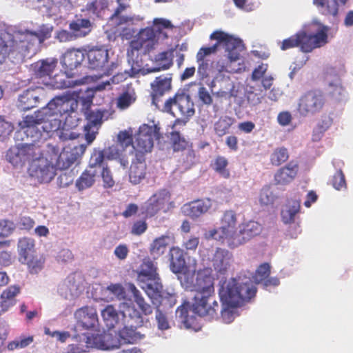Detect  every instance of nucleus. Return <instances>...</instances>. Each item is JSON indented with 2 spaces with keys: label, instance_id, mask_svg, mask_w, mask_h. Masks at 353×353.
<instances>
[{
  "label": "nucleus",
  "instance_id": "f257e3e1",
  "mask_svg": "<svg viewBox=\"0 0 353 353\" xmlns=\"http://www.w3.org/2000/svg\"><path fill=\"white\" fill-rule=\"evenodd\" d=\"M78 101L70 94L57 95L45 107L33 114L26 116L27 125L41 124L40 128L46 133L57 131L61 126L77 125Z\"/></svg>",
  "mask_w": 353,
  "mask_h": 353
},
{
  "label": "nucleus",
  "instance_id": "f03ea898",
  "mask_svg": "<svg viewBox=\"0 0 353 353\" xmlns=\"http://www.w3.org/2000/svg\"><path fill=\"white\" fill-rule=\"evenodd\" d=\"M256 293V288L250 279L239 276L223 281L219 290L223 306H220L218 319L224 323L232 322L234 319V309L248 302Z\"/></svg>",
  "mask_w": 353,
  "mask_h": 353
},
{
  "label": "nucleus",
  "instance_id": "7ed1b4c3",
  "mask_svg": "<svg viewBox=\"0 0 353 353\" xmlns=\"http://www.w3.org/2000/svg\"><path fill=\"white\" fill-rule=\"evenodd\" d=\"M49 37L48 33L28 30L19 33L16 39H12L9 34H0V64L9 55L13 57L19 54L25 56L37 42L41 44Z\"/></svg>",
  "mask_w": 353,
  "mask_h": 353
},
{
  "label": "nucleus",
  "instance_id": "20e7f679",
  "mask_svg": "<svg viewBox=\"0 0 353 353\" xmlns=\"http://www.w3.org/2000/svg\"><path fill=\"white\" fill-rule=\"evenodd\" d=\"M329 27L321 25L314 34H307L301 30L295 34L283 40L280 43L281 50L285 51L290 48L299 47L303 52H310L314 49L321 48L327 43Z\"/></svg>",
  "mask_w": 353,
  "mask_h": 353
},
{
  "label": "nucleus",
  "instance_id": "39448f33",
  "mask_svg": "<svg viewBox=\"0 0 353 353\" xmlns=\"http://www.w3.org/2000/svg\"><path fill=\"white\" fill-rule=\"evenodd\" d=\"M181 285L196 294H214V278L210 268H204L191 272L184 271L179 278Z\"/></svg>",
  "mask_w": 353,
  "mask_h": 353
},
{
  "label": "nucleus",
  "instance_id": "423d86ee",
  "mask_svg": "<svg viewBox=\"0 0 353 353\" xmlns=\"http://www.w3.org/2000/svg\"><path fill=\"white\" fill-rule=\"evenodd\" d=\"M171 192L165 188L152 194L141 206V214L146 219L154 217L159 212L168 213L175 208Z\"/></svg>",
  "mask_w": 353,
  "mask_h": 353
},
{
  "label": "nucleus",
  "instance_id": "0eeeda50",
  "mask_svg": "<svg viewBox=\"0 0 353 353\" xmlns=\"http://www.w3.org/2000/svg\"><path fill=\"white\" fill-rule=\"evenodd\" d=\"M41 136L40 130H37L34 134L32 136V143H17L14 146L10 148L6 154L8 161L13 165L17 166L26 162L39 159L42 156V152L40 147L36 145V141Z\"/></svg>",
  "mask_w": 353,
  "mask_h": 353
},
{
  "label": "nucleus",
  "instance_id": "6e6552de",
  "mask_svg": "<svg viewBox=\"0 0 353 353\" xmlns=\"http://www.w3.org/2000/svg\"><path fill=\"white\" fill-rule=\"evenodd\" d=\"M220 223L221 226L219 228L209 230L205 237L214 239L221 243H225L229 248H232V241L238 232L236 213L232 210H225L220 219Z\"/></svg>",
  "mask_w": 353,
  "mask_h": 353
},
{
  "label": "nucleus",
  "instance_id": "1a4fd4ad",
  "mask_svg": "<svg viewBox=\"0 0 353 353\" xmlns=\"http://www.w3.org/2000/svg\"><path fill=\"white\" fill-rule=\"evenodd\" d=\"M163 110L174 117L190 119L195 114L194 104L190 94L184 90H179L172 97L168 99Z\"/></svg>",
  "mask_w": 353,
  "mask_h": 353
},
{
  "label": "nucleus",
  "instance_id": "9d476101",
  "mask_svg": "<svg viewBox=\"0 0 353 353\" xmlns=\"http://www.w3.org/2000/svg\"><path fill=\"white\" fill-rule=\"evenodd\" d=\"M159 280L157 265L150 259H144L137 270V281L143 284L141 288L148 296L158 292L162 288Z\"/></svg>",
  "mask_w": 353,
  "mask_h": 353
},
{
  "label": "nucleus",
  "instance_id": "9b49d317",
  "mask_svg": "<svg viewBox=\"0 0 353 353\" xmlns=\"http://www.w3.org/2000/svg\"><path fill=\"white\" fill-rule=\"evenodd\" d=\"M326 99L323 92L319 89L305 92L299 99L297 110L302 116L313 115L321 112Z\"/></svg>",
  "mask_w": 353,
  "mask_h": 353
},
{
  "label": "nucleus",
  "instance_id": "f8f14e48",
  "mask_svg": "<svg viewBox=\"0 0 353 353\" xmlns=\"http://www.w3.org/2000/svg\"><path fill=\"white\" fill-rule=\"evenodd\" d=\"M161 137L160 128L155 124L149 125L143 124L139 128L134 141L133 148L137 154H142L150 152L154 145V140Z\"/></svg>",
  "mask_w": 353,
  "mask_h": 353
},
{
  "label": "nucleus",
  "instance_id": "ddd939ff",
  "mask_svg": "<svg viewBox=\"0 0 353 353\" xmlns=\"http://www.w3.org/2000/svg\"><path fill=\"white\" fill-rule=\"evenodd\" d=\"M192 309L195 314L210 320H217L220 305L215 300L214 294H196L194 297Z\"/></svg>",
  "mask_w": 353,
  "mask_h": 353
},
{
  "label": "nucleus",
  "instance_id": "4468645a",
  "mask_svg": "<svg viewBox=\"0 0 353 353\" xmlns=\"http://www.w3.org/2000/svg\"><path fill=\"white\" fill-rule=\"evenodd\" d=\"M210 38L212 40H216L218 46L223 44L230 62L239 59L240 52L243 49V44L240 39L221 30L214 31Z\"/></svg>",
  "mask_w": 353,
  "mask_h": 353
},
{
  "label": "nucleus",
  "instance_id": "2eb2a0df",
  "mask_svg": "<svg viewBox=\"0 0 353 353\" xmlns=\"http://www.w3.org/2000/svg\"><path fill=\"white\" fill-rule=\"evenodd\" d=\"M239 232L232 241V248H237L245 243L253 237L259 235L262 230L261 224L254 221L242 223L239 225Z\"/></svg>",
  "mask_w": 353,
  "mask_h": 353
},
{
  "label": "nucleus",
  "instance_id": "dca6fc26",
  "mask_svg": "<svg viewBox=\"0 0 353 353\" xmlns=\"http://www.w3.org/2000/svg\"><path fill=\"white\" fill-rule=\"evenodd\" d=\"M46 98V92L42 87L30 88L23 92L19 97V107L26 111L37 106Z\"/></svg>",
  "mask_w": 353,
  "mask_h": 353
},
{
  "label": "nucleus",
  "instance_id": "f3484780",
  "mask_svg": "<svg viewBox=\"0 0 353 353\" xmlns=\"http://www.w3.org/2000/svg\"><path fill=\"white\" fill-rule=\"evenodd\" d=\"M74 318L77 325L81 330H94L98 325V316L94 307L84 306L76 310Z\"/></svg>",
  "mask_w": 353,
  "mask_h": 353
},
{
  "label": "nucleus",
  "instance_id": "a211bd4d",
  "mask_svg": "<svg viewBox=\"0 0 353 353\" xmlns=\"http://www.w3.org/2000/svg\"><path fill=\"white\" fill-rule=\"evenodd\" d=\"M86 150V145L81 144L70 150H63L59 155L56 167L59 170L69 168L78 159L81 158Z\"/></svg>",
  "mask_w": 353,
  "mask_h": 353
},
{
  "label": "nucleus",
  "instance_id": "6ab92c4d",
  "mask_svg": "<svg viewBox=\"0 0 353 353\" xmlns=\"http://www.w3.org/2000/svg\"><path fill=\"white\" fill-rule=\"evenodd\" d=\"M88 67L92 70L103 71L108 63V51L103 47H94L86 53Z\"/></svg>",
  "mask_w": 353,
  "mask_h": 353
},
{
  "label": "nucleus",
  "instance_id": "aec40b11",
  "mask_svg": "<svg viewBox=\"0 0 353 353\" xmlns=\"http://www.w3.org/2000/svg\"><path fill=\"white\" fill-rule=\"evenodd\" d=\"M84 114L88 121L84 127L85 138L87 143L90 144L95 139L97 133V132L92 131L91 128L101 124L104 112L98 109L94 110L87 109Z\"/></svg>",
  "mask_w": 353,
  "mask_h": 353
},
{
  "label": "nucleus",
  "instance_id": "412c9836",
  "mask_svg": "<svg viewBox=\"0 0 353 353\" xmlns=\"http://www.w3.org/2000/svg\"><path fill=\"white\" fill-rule=\"evenodd\" d=\"M212 207L210 199H198L185 203L181 208L183 214L192 219H196L208 212Z\"/></svg>",
  "mask_w": 353,
  "mask_h": 353
},
{
  "label": "nucleus",
  "instance_id": "4be33fe9",
  "mask_svg": "<svg viewBox=\"0 0 353 353\" xmlns=\"http://www.w3.org/2000/svg\"><path fill=\"white\" fill-rule=\"evenodd\" d=\"M151 97L152 103H157V101L163 96L167 92L172 88V77L171 74L160 75L155 78L150 84Z\"/></svg>",
  "mask_w": 353,
  "mask_h": 353
},
{
  "label": "nucleus",
  "instance_id": "5701e85b",
  "mask_svg": "<svg viewBox=\"0 0 353 353\" xmlns=\"http://www.w3.org/2000/svg\"><path fill=\"white\" fill-rule=\"evenodd\" d=\"M233 255L228 250L217 248L212 259V266L220 274H225L232 263Z\"/></svg>",
  "mask_w": 353,
  "mask_h": 353
},
{
  "label": "nucleus",
  "instance_id": "b1692460",
  "mask_svg": "<svg viewBox=\"0 0 353 353\" xmlns=\"http://www.w3.org/2000/svg\"><path fill=\"white\" fill-rule=\"evenodd\" d=\"M85 59V54L80 49H68L63 55L61 63L68 76L72 75V71L79 66Z\"/></svg>",
  "mask_w": 353,
  "mask_h": 353
},
{
  "label": "nucleus",
  "instance_id": "393cba45",
  "mask_svg": "<svg viewBox=\"0 0 353 353\" xmlns=\"http://www.w3.org/2000/svg\"><path fill=\"white\" fill-rule=\"evenodd\" d=\"M147 166L145 158L142 154H137L135 159L132 162L129 170L130 181L134 184L140 183L146 176Z\"/></svg>",
  "mask_w": 353,
  "mask_h": 353
},
{
  "label": "nucleus",
  "instance_id": "a878e982",
  "mask_svg": "<svg viewBox=\"0 0 353 353\" xmlns=\"http://www.w3.org/2000/svg\"><path fill=\"white\" fill-rule=\"evenodd\" d=\"M299 165L294 161L279 168L274 174V181L277 185H285L291 183L296 176Z\"/></svg>",
  "mask_w": 353,
  "mask_h": 353
},
{
  "label": "nucleus",
  "instance_id": "bb28decb",
  "mask_svg": "<svg viewBox=\"0 0 353 353\" xmlns=\"http://www.w3.org/2000/svg\"><path fill=\"white\" fill-rule=\"evenodd\" d=\"M57 59H46L32 64L33 76L35 79L50 77L57 66Z\"/></svg>",
  "mask_w": 353,
  "mask_h": 353
},
{
  "label": "nucleus",
  "instance_id": "cd10ccee",
  "mask_svg": "<svg viewBox=\"0 0 353 353\" xmlns=\"http://www.w3.org/2000/svg\"><path fill=\"white\" fill-rule=\"evenodd\" d=\"M347 0H313L319 13L327 18H335L339 14V4L345 5Z\"/></svg>",
  "mask_w": 353,
  "mask_h": 353
},
{
  "label": "nucleus",
  "instance_id": "c85d7f7f",
  "mask_svg": "<svg viewBox=\"0 0 353 353\" xmlns=\"http://www.w3.org/2000/svg\"><path fill=\"white\" fill-rule=\"evenodd\" d=\"M21 292L18 285H12L6 288L0 296V315L7 312L16 304V296Z\"/></svg>",
  "mask_w": 353,
  "mask_h": 353
},
{
  "label": "nucleus",
  "instance_id": "c756f323",
  "mask_svg": "<svg viewBox=\"0 0 353 353\" xmlns=\"http://www.w3.org/2000/svg\"><path fill=\"white\" fill-rule=\"evenodd\" d=\"M170 268L174 274L183 273L186 268L184 250L179 247L174 246L170 249Z\"/></svg>",
  "mask_w": 353,
  "mask_h": 353
},
{
  "label": "nucleus",
  "instance_id": "7c9ffc66",
  "mask_svg": "<svg viewBox=\"0 0 353 353\" xmlns=\"http://www.w3.org/2000/svg\"><path fill=\"white\" fill-rule=\"evenodd\" d=\"M92 29V23L89 19L75 17V19L69 23V30L77 39L88 35Z\"/></svg>",
  "mask_w": 353,
  "mask_h": 353
},
{
  "label": "nucleus",
  "instance_id": "2f4dec72",
  "mask_svg": "<svg viewBox=\"0 0 353 353\" xmlns=\"http://www.w3.org/2000/svg\"><path fill=\"white\" fill-rule=\"evenodd\" d=\"M122 321L130 327L137 328L143 324V319L141 313L134 307L127 305L125 310L121 312Z\"/></svg>",
  "mask_w": 353,
  "mask_h": 353
},
{
  "label": "nucleus",
  "instance_id": "473e14b6",
  "mask_svg": "<svg viewBox=\"0 0 353 353\" xmlns=\"http://www.w3.org/2000/svg\"><path fill=\"white\" fill-rule=\"evenodd\" d=\"M34 241L28 237H23L19 239L17 243V252L19 261L22 263L26 262L28 258L34 255L35 252Z\"/></svg>",
  "mask_w": 353,
  "mask_h": 353
},
{
  "label": "nucleus",
  "instance_id": "72a5a7b5",
  "mask_svg": "<svg viewBox=\"0 0 353 353\" xmlns=\"http://www.w3.org/2000/svg\"><path fill=\"white\" fill-rule=\"evenodd\" d=\"M30 174L37 178L40 183H49L56 175L55 169L52 165L46 163L38 165L32 174V167L30 168Z\"/></svg>",
  "mask_w": 353,
  "mask_h": 353
},
{
  "label": "nucleus",
  "instance_id": "f704fd0d",
  "mask_svg": "<svg viewBox=\"0 0 353 353\" xmlns=\"http://www.w3.org/2000/svg\"><path fill=\"white\" fill-rule=\"evenodd\" d=\"M98 170L87 167L76 181V187L79 191L92 187L96 181Z\"/></svg>",
  "mask_w": 353,
  "mask_h": 353
},
{
  "label": "nucleus",
  "instance_id": "c9c22d12",
  "mask_svg": "<svg viewBox=\"0 0 353 353\" xmlns=\"http://www.w3.org/2000/svg\"><path fill=\"white\" fill-rule=\"evenodd\" d=\"M301 207L299 199H291L288 201L286 208L281 212L282 221L285 224H290L294 221L295 216L299 213Z\"/></svg>",
  "mask_w": 353,
  "mask_h": 353
},
{
  "label": "nucleus",
  "instance_id": "e433bc0d",
  "mask_svg": "<svg viewBox=\"0 0 353 353\" xmlns=\"http://www.w3.org/2000/svg\"><path fill=\"white\" fill-rule=\"evenodd\" d=\"M235 119L228 116H221L214 123L213 129L215 134L222 137L230 132V128L234 123Z\"/></svg>",
  "mask_w": 353,
  "mask_h": 353
},
{
  "label": "nucleus",
  "instance_id": "4c0bfd02",
  "mask_svg": "<svg viewBox=\"0 0 353 353\" xmlns=\"http://www.w3.org/2000/svg\"><path fill=\"white\" fill-rule=\"evenodd\" d=\"M326 93L330 99L335 102H339L345 99L346 92L339 77L334 81L329 83L326 88Z\"/></svg>",
  "mask_w": 353,
  "mask_h": 353
},
{
  "label": "nucleus",
  "instance_id": "58836bf2",
  "mask_svg": "<svg viewBox=\"0 0 353 353\" xmlns=\"http://www.w3.org/2000/svg\"><path fill=\"white\" fill-rule=\"evenodd\" d=\"M136 329L134 327H130L125 324L124 327L118 332L120 345L122 344H133L141 339V334L136 331Z\"/></svg>",
  "mask_w": 353,
  "mask_h": 353
},
{
  "label": "nucleus",
  "instance_id": "ea45409f",
  "mask_svg": "<svg viewBox=\"0 0 353 353\" xmlns=\"http://www.w3.org/2000/svg\"><path fill=\"white\" fill-rule=\"evenodd\" d=\"M101 316L109 330L114 328L120 322L121 312L119 313L112 305H107L101 311Z\"/></svg>",
  "mask_w": 353,
  "mask_h": 353
},
{
  "label": "nucleus",
  "instance_id": "a19ab883",
  "mask_svg": "<svg viewBox=\"0 0 353 353\" xmlns=\"http://www.w3.org/2000/svg\"><path fill=\"white\" fill-rule=\"evenodd\" d=\"M152 28H153V31L155 32V40L157 42L159 39H165L168 37L164 29L171 30L173 28V25L168 19L156 18L153 21V27Z\"/></svg>",
  "mask_w": 353,
  "mask_h": 353
},
{
  "label": "nucleus",
  "instance_id": "79ce46f5",
  "mask_svg": "<svg viewBox=\"0 0 353 353\" xmlns=\"http://www.w3.org/2000/svg\"><path fill=\"white\" fill-rule=\"evenodd\" d=\"M173 51L174 50L171 49L170 50L159 53L155 57V61L158 64V67L151 69L150 72H159L160 70L169 69L173 65Z\"/></svg>",
  "mask_w": 353,
  "mask_h": 353
},
{
  "label": "nucleus",
  "instance_id": "37998d69",
  "mask_svg": "<svg viewBox=\"0 0 353 353\" xmlns=\"http://www.w3.org/2000/svg\"><path fill=\"white\" fill-rule=\"evenodd\" d=\"M176 313L179 314V317L181 319V322L185 328L198 331L201 329V326L198 323L196 318L194 316H189L188 314V308L185 306H180L176 310Z\"/></svg>",
  "mask_w": 353,
  "mask_h": 353
},
{
  "label": "nucleus",
  "instance_id": "c03bdc74",
  "mask_svg": "<svg viewBox=\"0 0 353 353\" xmlns=\"http://www.w3.org/2000/svg\"><path fill=\"white\" fill-rule=\"evenodd\" d=\"M169 140L174 152H182L189 147V141L179 131H172Z\"/></svg>",
  "mask_w": 353,
  "mask_h": 353
},
{
  "label": "nucleus",
  "instance_id": "a18cd8bd",
  "mask_svg": "<svg viewBox=\"0 0 353 353\" xmlns=\"http://www.w3.org/2000/svg\"><path fill=\"white\" fill-rule=\"evenodd\" d=\"M170 237L167 235H162L156 238L150 245V252L154 259H157L163 254L168 245V239Z\"/></svg>",
  "mask_w": 353,
  "mask_h": 353
},
{
  "label": "nucleus",
  "instance_id": "49530a36",
  "mask_svg": "<svg viewBox=\"0 0 353 353\" xmlns=\"http://www.w3.org/2000/svg\"><path fill=\"white\" fill-rule=\"evenodd\" d=\"M136 99L134 90L132 87L128 86L117 98V108L125 110L134 103Z\"/></svg>",
  "mask_w": 353,
  "mask_h": 353
},
{
  "label": "nucleus",
  "instance_id": "de8ad7c7",
  "mask_svg": "<svg viewBox=\"0 0 353 353\" xmlns=\"http://www.w3.org/2000/svg\"><path fill=\"white\" fill-rule=\"evenodd\" d=\"M228 160L225 157L217 156L211 163V167L220 176L228 179L230 177V171L228 168Z\"/></svg>",
  "mask_w": 353,
  "mask_h": 353
},
{
  "label": "nucleus",
  "instance_id": "09e8293b",
  "mask_svg": "<svg viewBox=\"0 0 353 353\" xmlns=\"http://www.w3.org/2000/svg\"><path fill=\"white\" fill-rule=\"evenodd\" d=\"M85 343H87V347H88L89 350L91 348H97L103 350H109V348L114 345L112 344L104 343L103 334L85 335Z\"/></svg>",
  "mask_w": 353,
  "mask_h": 353
},
{
  "label": "nucleus",
  "instance_id": "8fccbe9b",
  "mask_svg": "<svg viewBox=\"0 0 353 353\" xmlns=\"http://www.w3.org/2000/svg\"><path fill=\"white\" fill-rule=\"evenodd\" d=\"M332 123V119L330 116H322L321 120L313 130L312 141H319L322 138L325 132L331 126Z\"/></svg>",
  "mask_w": 353,
  "mask_h": 353
},
{
  "label": "nucleus",
  "instance_id": "3c124183",
  "mask_svg": "<svg viewBox=\"0 0 353 353\" xmlns=\"http://www.w3.org/2000/svg\"><path fill=\"white\" fill-rule=\"evenodd\" d=\"M26 117L23 118V121L20 123L21 128L18 130L15 133L14 136V139L16 141V143L19 141H23L25 137L26 139H28V133L29 132H33L37 130H40L39 128V126H41V124H34V125H27V123H25Z\"/></svg>",
  "mask_w": 353,
  "mask_h": 353
},
{
  "label": "nucleus",
  "instance_id": "603ef678",
  "mask_svg": "<svg viewBox=\"0 0 353 353\" xmlns=\"http://www.w3.org/2000/svg\"><path fill=\"white\" fill-rule=\"evenodd\" d=\"M154 34L153 28L148 27L141 30L137 34L139 39L144 45V48L148 50L152 49L157 43Z\"/></svg>",
  "mask_w": 353,
  "mask_h": 353
},
{
  "label": "nucleus",
  "instance_id": "864d4df0",
  "mask_svg": "<svg viewBox=\"0 0 353 353\" xmlns=\"http://www.w3.org/2000/svg\"><path fill=\"white\" fill-rule=\"evenodd\" d=\"M108 6L107 0H90L85 6V10L96 17H101L108 8Z\"/></svg>",
  "mask_w": 353,
  "mask_h": 353
},
{
  "label": "nucleus",
  "instance_id": "5fc2aeb1",
  "mask_svg": "<svg viewBox=\"0 0 353 353\" xmlns=\"http://www.w3.org/2000/svg\"><path fill=\"white\" fill-rule=\"evenodd\" d=\"M45 258L42 256L32 255L28 258L26 262H23L21 264L27 265L28 270L31 274L39 273L44 266Z\"/></svg>",
  "mask_w": 353,
  "mask_h": 353
},
{
  "label": "nucleus",
  "instance_id": "6e6d98bb",
  "mask_svg": "<svg viewBox=\"0 0 353 353\" xmlns=\"http://www.w3.org/2000/svg\"><path fill=\"white\" fill-rule=\"evenodd\" d=\"M196 62L199 64L197 72L202 79L208 77L214 69V62L210 58H196Z\"/></svg>",
  "mask_w": 353,
  "mask_h": 353
},
{
  "label": "nucleus",
  "instance_id": "4d7b16f0",
  "mask_svg": "<svg viewBox=\"0 0 353 353\" xmlns=\"http://www.w3.org/2000/svg\"><path fill=\"white\" fill-rule=\"evenodd\" d=\"M130 290L133 294L134 301L139 305V308L141 310L142 312L145 315H148L152 314V308L148 303H145L143 297L141 296L139 290L135 287L134 285L131 284L130 285Z\"/></svg>",
  "mask_w": 353,
  "mask_h": 353
},
{
  "label": "nucleus",
  "instance_id": "13d9d810",
  "mask_svg": "<svg viewBox=\"0 0 353 353\" xmlns=\"http://www.w3.org/2000/svg\"><path fill=\"white\" fill-rule=\"evenodd\" d=\"M289 157V152L286 148H276L270 155V163L273 165L279 166L286 162Z\"/></svg>",
  "mask_w": 353,
  "mask_h": 353
},
{
  "label": "nucleus",
  "instance_id": "bf43d9fd",
  "mask_svg": "<svg viewBox=\"0 0 353 353\" xmlns=\"http://www.w3.org/2000/svg\"><path fill=\"white\" fill-rule=\"evenodd\" d=\"M105 158L102 150L94 149L91 154L88 167L98 170V168H103V166L107 165L105 163Z\"/></svg>",
  "mask_w": 353,
  "mask_h": 353
},
{
  "label": "nucleus",
  "instance_id": "052dcab7",
  "mask_svg": "<svg viewBox=\"0 0 353 353\" xmlns=\"http://www.w3.org/2000/svg\"><path fill=\"white\" fill-rule=\"evenodd\" d=\"M271 272V267L268 263L261 264L255 271L253 279L256 283L263 282L269 277Z\"/></svg>",
  "mask_w": 353,
  "mask_h": 353
},
{
  "label": "nucleus",
  "instance_id": "680f3d73",
  "mask_svg": "<svg viewBox=\"0 0 353 353\" xmlns=\"http://www.w3.org/2000/svg\"><path fill=\"white\" fill-rule=\"evenodd\" d=\"M276 199V196L271 190L270 186H264L260 192L259 201L261 205H272Z\"/></svg>",
  "mask_w": 353,
  "mask_h": 353
},
{
  "label": "nucleus",
  "instance_id": "e2e57ef3",
  "mask_svg": "<svg viewBox=\"0 0 353 353\" xmlns=\"http://www.w3.org/2000/svg\"><path fill=\"white\" fill-rule=\"evenodd\" d=\"M101 176L103 181V186L104 188H112L115 185V181L113 178V175L110 168L105 165L103 166L101 171Z\"/></svg>",
  "mask_w": 353,
  "mask_h": 353
},
{
  "label": "nucleus",
  "instance_id": "0e129e2a",
  "mask_svg": "<svg viewBox=\"0 0 353 353\" xmlns=\"http://www.w3.org/2000/svg\"><path fill=\"white\" fill-rule=\"evenodd\" d=\"M15 229L14 223L8 219H0V239H5L11 235Z\"/></svg>",
  "mask_w": 353,
  "mask_h": 353
},
{
  "label": "nucleus",
  "instance_id": "69168bd1",
  "mask_svg": "<svg viewBox=\"0 0 353 353\" xmlns=\"http://www.w3.org/2000/svg\"><path fill=\"white\" fill-rule=\"evenodd\" d=\"M32 336L27 337H21L19 340H14L8 343L7 348L8 350L12 351L17 348H24L33 342Z\"/></svg>",
  "mask_w": 353,
  "mask_h": 353
},
{
  "label": "nucleus",
  "instance_id": "338daca9",
  "mask_svg": "<svg viewBox=\"0 0 353 353\" xmlns=\"http://www.w3.org/2000/svg\"><path fill=\"white\" fill-rule=\"evenodd\" d=\"M117 142L125 150L126 148L134 144L132 134L126 130L120 131L117 135Z\"/></svg>",
  "mask_w": 353,
  "mask_h": 353
},
{
  "label": "nucleus",
  "instance_id": "774afa93",
  "mask_svg": "<svg viewBox=\"0 0 353 353\" xmlns=\"http://www.w3.org/2000/svg\"><path fill=\"white\" fill-rule=\"evenodd\" d=\"M332 184L333 187L337 190L346 188L345 175L342 170H339L334 174L332 180Z\"/></svg>",
  "mask_w": 353,
  "mask_h": 353
}]
</instances>
